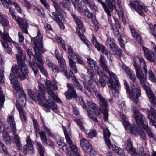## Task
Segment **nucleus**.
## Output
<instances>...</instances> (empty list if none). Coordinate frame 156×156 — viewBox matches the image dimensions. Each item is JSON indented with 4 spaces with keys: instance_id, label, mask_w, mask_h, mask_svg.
I'll return each mask as SVG.
<instances>
[{
    "instance_id": "nucleus-1",
    "label": "nucleus",
    "mask_w": 156,
    "mask_h": 156,
    "mask_svg": "<svg viewBox=\"0 0 156 156\" xmlns=\"http://www.w3.org/2000/svg\"><path fill=\"white\" fill-rule=\"evenodd\" d=\"M16 57L18 65H14L12 67V74L15 78L12 79L11 83L15 89L14 93L15 95L20 101V103L16 104V107L20 113L21 119L22 121L26 122V113L23 108V105H25L26 104V95L20 88L17 78H20L22 80H24L26 78V76L28 75V71L27 66L21 57L17 55H16Z\"/></svg>"
},
{
    "instance_id": "nucleus-2",
    "label": "nucleus",
    "mask_w": 156,
    "mask_h": 156,
    "mask_svg": "<svg viewBox=\"0 0 156 156\" xmlns=\"http://www.w3.org/2000/svg\"><path fill=\"white\" fill-rule=\"evenodd\" d=\"M39 91H34L33 92L30 89H28V93L30 97L33 100H37L39 104L45 105L47 108L52 110H55L57 108V106L53 100H48L46 102L45 98V89L44 85L40 83L39 85Z\"/></svg>"
},
{
    "instance_id": "nucleus-3",
    "label": "nucleus",
    "mask_w": 156,
    "mask_h": 156,
    "mask_svg": "<svg viewBox=\"0 0 156 156\" xmlns=\"http://www.w3.org/2000/svg\"><path fill=\"white\" fill-rule=\"evenodd\" d=\"M42 39V34L38 30L36 37L31 38V41H33L34 43L33 48L35 52L34 54L33 55L31 51L29 49H27V53L30 60L32 56L35 57L41 65L44 64V62L42 58V55L41 53H44L46 51L43 46Z\"/></svg>"
},
{
    "instance_id": "nucleus-4",
    "label": "nucleus",
    "mask_w": 156,
    "mask_h": 156,
    "mask_svg": "<svg viewBox=\"0 0 156 156\" xmlns=\"http://www.w3.org/2000/svg\"><path fill=\"white\" fill-rule=\"evenodd\" d=\"M124 85L127 92L128 93L129 98L131 100L133 101L136 104L139 101V97L141 95L140 88L138 87H135L134 84L131 86V90L126 80H124Z\"/></svg>"
},
{
    "instance_id": "nucleus-5",
    "label": "nucleus",
    "mask_w": 156,
    "mask_h": 156,
    "mask_svg": "<svg viewBox=\"0 0 156 156\" xmlns=\"http://www.w3.org/2000/svg\"><path fill=\"white\" fill-rule=\"evenodd\" d=\"M111 79H109L108 83L109 88L112 90L113 95L116 98L118 96V88L120 87V83L116 75L112 74L111 76Z\"/></svg>"
},
{
    "instance_id": "nucleus-6",
    "label": "nucleus",
    "mask_w": 156,
    "mask_h": 156,
    "mask_svg": "<svg viewBox=\"0 0 156 156\" xmlns=\"http://www.w3.org/2000/svg\"><path fill=\"white\" fill-rule=\"evenodd\" d=\"M146 79L140 80L139 81L140 83L145 90L150 102L154 107L156 108V97L150 87L147 85L146 82Z\"/></svg>"
},
{
    "instance_id": "nucleus-7",
    "label": "nucleus",
    "mask_w": 156,
    "mask_h": 156,
    "mask_svg": "<svg viewBox=\"0 0 156 156\" xmlns=\"http://www.w3.org/2000/svg\"><path fill=\"white\" fill-rule=\"evenodd\" d=\"M120 115L122 121V123L125 126V128L126 129L129 127V130L131 133L136 135L138 133L140 130H141V128L142 127L140 125L137 124L136 126H132L127 121L125 115L122 113H120Z\"/></svg>"
},
{
    "instance_id": "nucleus-8",
    "label": "nucleus",
    "mask_w": 156,
    "mask_h": 156,
    "mask_svg": "<svg viewBox=\"0 0 156 156\" xmlns=\"http://www.w3.org/2000/svg\"><path fill=\"white\" fill-rule=\"evenodd\" d=\"M10 130L13 132V134L14 135V139L12 140V142L16 144V146L19 149L21 150L22 145L18 136L16 134L17 131L16 126L13 116H10Z\"/></svg>"
},
{
    "instance_id": "nucleus-9",
    "label": "nucleus",
    "mask_w": 156,
    "mask_h": 156,
    "mask_svg": "<svg viewBox=\"0 0 156 156\" xmlns=\"http://www.w3.org/2000/svg\"><path fill=\"white\" fill-rule=\"evenodd\" d=\"M16 14L15 12H13L11 13L13 18L17 21L23 33L28 34L27 28L29 26L27 20L25 18L16 16Z\"/></svg>"
},
{
    "instance_id": "nucleus-10",
    "label": "nucleus",
    "mask_w": 156,
    "mask_h": 156,
    "mask_svg": "<svg viewBox=\"0 0 156 156\" xmlns=\"http://www.w3.org/2000/svg\"><path fill=\"white\" fill-rule=\"evenodd\" d=\"M115 0H106L105 7V11L107 14L108 16H111V12H112L114 9L115 7ZM117 5L119 8H121L122 6L121 4V2L120 0H116Z\"/></svg>"
},
{
    "instance_id": "nucleus-11",
    "label": "nucleus",
    "mask_w": 156,
    "mask_h": 156,
    "mask_svg": "<svg viewBox=\"0 0 156 156\" xmlns=\"http://www.w3.org/2000/svg\"><path fill=\"white\" fill-rule=\"evenodd\" d=\"M103 134L104 139L107 145L109 148L112 149L114 152L115 153L119 147L111 144V141L109 138L111 133L108 128H105L103 129Z\"/></svg>"
},
{
    "instance_id": "nucleus-12",
    "label": "nucleus",
    "mask_w": 156,
    "mask_h": 156,
    "mask_svg": "<svg viewBox=\"0 0 156 156\" xmlns=\"http://www.w3.org/2000/svg\"><path fill=\"white\" fill-rule=\"evenodd\" d=\"M133 116L137 124L140 125L142 128H146L147 126V122L144 119L143 115L138 111H134Z\"/></svg>"
},
{
    "instance_id": "nucleus-13",
    "label": "nucleus",
    "mask_w": 156,
    "mask_h": 156,
    "mask_svg": "<svg viewBox=\"0 0 156 156\" xmlns=\"http://www.w3.org/2000/svg\"><path fill=\"white\" fill-rule=\"evenodd\" d=\"M68 91L64 94L66 98L68 100H70L74 98L76 100L77 95L75 89L72 84H67Z\"/></svg>"
},
{
    "instance_id": "nucleus-14",
    "label": "nucleus",
    "mask_w": 156,
    "mask_h": 156,
    "mask_svg": "<svg viewBox=\"0 0 156 156\" xmlns=\"http://www.w3.org/2000/svg\"><path fill=\"white\" fill-rule=\"evenodd\" d=\"M129 5L131 8H132L139 14L142 16H143L142 9L146 12L148 11V9L147 6H142L137 2H134L129 4Z\"/></svg>"
},
{
    "instance_id": "nucleus-15",
    "label": "nucleus",
    "mask_w": 156,
    "mask_h": 156,
    "mask_svg": "<svg viewBox=\"0 0 156 156\" xmlns=\"http://www.w3.org/2000/svg\"><path fill=\"white\" fill-rule=\"evenodd\" d=\"M142 48L145 58L150 62H153L155 63L156 57L154 53L145 47L143 46Z\"/></svg>"
},
{
    "instance_id": "nucleus-16",
    "label": "nucleus",
    "mask_w": 156,
    "mask_h": 156,
    "mask_svg": "<svg viewBox=\"0 0 156 156\" xmlns=\"http://www.w3.org/2000/svg\"><path fill=\"white\" fill-rule=\"evenodd\" d=\"M0 36L4 41H1V43L4 47L5 50L8 53H10L9 47L8 42H10L9 36V35L6 33L3 32L0 30Z\"/></svg>"
},
{
    "instance_id": "nucleus-17",
    "label": "nucleus",
    "mask_w": 156,
    "mask_h": 156,
    "mask_svg": "<svg viewBox=\"0 0 156 156\" xmlns=\"http://www.w3.org/2000/svg\"><path fill=\"white\" fill-rule=\"evenodd\" d=\"M80 145L82 149H86V152L89 155H91L94 150L92 148V145L90 142L87 140L83 138L80 140Z\"/></svg>"
},
{
    "instance_id": "nucleus-18",
    "label": "nucleus",
    "mask_w": 156,
    "mask_h": 156,
    "mask_svg": "<svg viewBox=\"0 0 156 156\" xmlns=\"http://www.w3.org/2000/svg\"><path fill=\"white\" fill-rule=\"evenodd\" d=\"M133 66L136 70V76L137 78L140 80L144 79H147V72L143 73L141 68L136 64L135 61H133Z\"/></svg>"
},
{
    "instance_id": "nucleus-19",
    "label": "nucleus",
    "mask_w": 156,
    "mask_h": 156,
    "mask_svg": "<svg viewBox=\"0 0 156 156\" xmlns=\"http://www.w3.org/2000/svg\"><path fill=\"white\" fill-rule=\"evenodd\" d=\"M89 70L88 69V72H89V76H88V81L87 83L86 82H84L83 84L84 88L88 91L91 92L90 87H93L91 86L93 84V82L95 80V74L92 72H89Z\"/></svg>"
},
{
    "instance_id": "nucleus-20",
    "label": "nucleus",
    "mask_w": 156,
    "mask_h": 156,
    "mask_svg": "<svg viewBox=\"0 0 156 156\" xmlns=\"http://www.w3.org/2000/svg\"><path fill=\"white\" fill-rule=\"evenodd\" d=\"M124 145L126 150L129 152L132 156H140L138 154L134 153V149L130 137H129L127 140L125 142Z\"/></svg>"
},
{
    "instance_id": "nucleus-21",
    "label": "nucleus",
    "mask_w": 156,
    "mask_h": 156,
    "mask_svg": "<svg viewBox=\"0 0 156 156\" xmlns=\"http://www.w3.org/2000/svg\"><path fill=\"white\" fill-rule=\"evenodd\" d=\"M92 38L91 40L92 42L95 47L97 48L99 51H100L103 54H105L107 56L108 53L105 50V46L102 44L98 42L97 40L95 38L94 35H93Z\"/></svg>"
},
{
    "instance_id": "nucleus-22",
    "label": "nucleus",
    "mask_w": 156,
    "mask_h": 156,
    "mask_svg": "<svg viewBox=\"0 0 156 156\" xmlns=\"http://www.w3.org/2000/svg\"><path fill=\"white\" fill-rule=\"evenodd\" d=\"M97 96L100 101V105L99 107L100 110L107 109L108 105L106 99L104 98L99 92L97 94Z\"/></svg>"
},
{
    "instance_id": "nucleus-23",
    "label": "nucleus",
    "mask_w": 156,
    "mask_h": 156,
    "mask_svg": "<svg viewBox=\"0 0 156 156\" xmlns=\"http://www.w3.org/2000/svg\"><path fill=\"white\" fill-rule=\"evenodd\" d=\"M99 62L101 67L103 68L104 70L106 72L109 73L110 76L109 79H111L112 75L113 74L116 75L115 74L112 72H110L109 70V69L107 65L105 63V59L104 56L102 55H100V58L99 60Z\"/></svg>"
},
{
    "instance_id": "nucleus-24",
    "label": "nucleus",
    "mask_w": 156,
    "mask_h": 156,
    "mask_svg": "<svg viewBox=\"0 0 156 156\" xmlns=\"http://www.w3.org/2000/svg\"><path fill=\"white\" fill-rule=\"evenodd\" d=\"M87 62L93 72L99 74V68L95 61L91 58L87 59Z\"/></svg>"
},
{
    "instance_id": "nucleus-25",
    "label": "nucleus",
    "mask_w": 156,
    "mask_h": 156,
    "mask_svg": "<svg viewBox=\"0 0 156 156\" xmlns=\"http://www.w3.org/2000/svg\"><path fill=\"white\" fill-rule=\"evenodd\" d=\"M88 106L90 108L94 111L96 115H99L101 113V110L98 106L95 103L90 101H87Z\"/></svg>"
},
{
    "instance_id": "nucleus-26",
    "label": "nucleus",
    "mask_w": 156,
    "mask_h": 156,
    "mask_svg": "<svg viewBox=\"0 0 156 156\" xmlns=\"http://www.w3.org/2000/svg\"><path fill=\"white\" fill-rule=\"evenodd\" d=\"M71 16L78 26V27L76 28V29L78 28L82 32H85V30L83 25V23L79 17L77 16L76 15L73 14H72Z\"/></svg>"
},
{
    "instance_id": "nucleus-27",
    "label": "nucleus",
    "mask_w": 156,
    "mask_h": 156,
    "mask_svg": "<svg viewBox=\"0 0 156 156\" xmlns=\"http://www.w3.org/2000/svg\"><path fill=\"white\" fill-rule=\"evenodd\" d=\"M58 66L59 70L61 71L64 72L65 75L69 79L71 77L72 78L73 73L70 70L69 72L67 71L66 69V63H64V64H63V65L62 64L61 65H60Z\"/></svg>"
},
{
    "instance_id": "nucleus-28",
    "label": "nucleus",
    "mask_w": 156,
    "mask_h": 156,
    "mask_svg": "<svg viewBox=\"0 0 156 156\" xmlns=\"http://www.w3.org/2000/svg\"><path fill=\"white\" fill-rule=\"evenodd\" d=\"M129 27L131 34L134 37L135 39L138 42V43H140L142 39L138 33L136 31L133 26H129Z\"/></svg>"
},
{
    "instance_id": "nucleus-29",
    "label": "nucleus",
    "mask_w": 156,
    "mask_h": 156,
    "mask_svg": "<svg viewBox=\"0 0 156 156\" xmlns=\"http://www.w3.org/2000/svg\"><path fill=\"white\" fill-rule=\"evenodd\" d=\"M76 31L78 36L80 37L81 39L84 42L87 46H89L88 41L86 39V37L83 34V33L85 32H82L80 29H79L78 28L76 29Z\"/></svg>"
},
{
    "instance_id": "nucleus-30",
    "label": "nucleus",
    "mask_w": 156,
    "mask_h": 156,
    "mask_svg": "<svg viewBox=\"0 0 156 156\" xmlns=\"http://www.w3.org/2000/svg\"><path fill=\"white\" fill-rule=\"evenodd\" d=\"M0 22L2 25L7 26L9 24V21L7 20L6 16L0 12Z\"/></svg>"
},
{
    "instance_id": "nucleus-31",
    "label": "nucleus",
    "mask_w": 156,
    "mask_h": 156,
    "mask_svg": "<svg viewBox=\"0 0 156 156\" xmlns=\"http://www.w3.org/2000/svg\"><path fill=\"white\" fill-rule=\"evenodd\" d=\"M68 53L69 56V57L68 56L69 60L70 59L71 60L76 58L77 56L75 52L72 48L71 46H69L68 48Z\"/></svg>"
},
{
    "instance_id": "nucleus-32",
    "label": "nucleus",
    "mask_w": 156,
    "mask_h": 156,
    "mask_svg": "<svg viewBox=\"0 0 156 156\" xmlns=\"http://www.w3.org/2000/svg\"><path fill=\"white\" fill-rule=\"evenodd\" d=\"M45 84L47 90L52 89V87L54 90L58 89L57 87L55 84H52L51 82L48 80H46L45 82Z\"/></svg>"
},
{
    "instance_id": "nucleus-33",
    "label": "nucleus",
    "mask_w": 156,
    "mask_h": 156,
    "mask_svg": "<svg viewBox=\"0 0 156 156\" xmlns=\"http://www.w3.org/2000/svg\"><path fill=\"white\" fill-rule=\"evenodd\" d=\"M38 132L42 143L45 146H47L48 145V143L47 141L48 139L44 133L43 131L41 132L39 131Z\"/></svg>"
},
{
    "instance_id": "nucleus-34",
    "label": "nucleus",
    "mask_w": 156,
    "mask_h": 156,
    "mask_svg": "<svg viewBox=\"0 0 156 156\" xmlns=\"http://www.w3.org/2000/svg\"><path fill=\"white\" fill-rule=\"evenodd\" d=\"M71 80L73 85L77 89L80 90L81 91H82L83 87L80 83L77 80V79L75 76H73Z\"/></svg>"
},
{
    "instance_id": "nucleus-35",
    "label": "nucleus",
    "mask_w": 156,
    "mask_h": 156,
    "mask_svg": "<svg viewBox=\"0 0 156 156\" xmlns=\"http://www.w3.org/2000/svg\"><path fill=\"white\" fill-rule=\"evenodd\" d=\"M69 147L73 154L75 156H80V151L78 148L74 144H73L69 146Z\"/></svg>"
},
{
    "instance_id": "nucleus-36",
    "label": "nucleus",
    "mask_w": 156,
    "mask_h": 156,
    "mask_svg": "<svg viewBox=\"0 0 156 156\" xmlns=\"http://www.w3.org/2000/svg\"><path fill=\"white\" fill-rule=\"evenodd\" d=\"M63 130L66 142L70 146L73 144V142L70 138L68 132L65 129H63Z\"/></svg>"
},
{
    "instance_id": "nucleus-37",
    "label": "nucleus",
    "mask_w": 156,
    "mask_h": 156,
    "mask_svg": "<svg viewBox=\"0 0 156 156\" xmlns=\"http://www.w3.org/2000/svg\"><path fill=\"white\" fill-rule=\"evenodd\" d=\"M55 54L56 57L58 61V66L61 65L62 64L63 65L64 63H66L65 61L63 58L59 56V52L56 50L55 51Z\"/></svg>"
},
{
    "instance_id": "nucleus-38",
    "label": "nucleus",
    "mask_w": 156,
    "mask_h": 156,
    "mask_svg": "<svg viewBox=\"0 0 156 156\" xmlns=\"http://www.w3.org/2000/svg\"><path fill=\"white\" fill-rule=\"evenodd\" d=\"M144 129H145L146 131L150 138H152L154 141L156 142V137L154 133L152 132L150 128L148 127V125L146 128H143Z\"/></svg>"
},
{
    "instance_id": "nucleus-39",
    "label": "nucleus",
    "mask_w": 156,
    "mask_h": 156,
    "mask_svg": "<svg viewBox=\"0 0 156 156\" xmlns=\"http://www.w3.org/2000/svg\"><path fill=\"white\" fill-rule=\"evenodd\" d=\"M37 145L38 147V150L39 154L41 156H45L44 154V153L45 152V148L44 147L42 144L38 142H36Z\"/></svg>"
},
{
    "instance_id": "nucleus-40",
    "label": "nucleus",
    "mask_w": 156,
    "mask_h": 156,
    "mask_svg": "<svg viewBox=\"0 0 156 156\" xmlns=\"http://www.w3.org/2000/svg\"><path fill=\"white\" fill-rule=\"evenodd\" d=\"M26 141L27 142V145H28L29 147V149L30 152L32 154H33L35 152V151L34 149V147L32 144V142L30 138H27L26 139Z\"/></svg>"
},
{
    "instance_id": "nucleus-41",
    "label": "nucleus",
    "mask_w": 156,
    "mask_h": 156,
    "mask_svg": "<svg viewBox=\"0 0 156 156\" xmlns=\"http://www.w3.org/2000/svg\"><path fill=\"white\" fill-rule=\"evenodd\" d=\"M110 41L107 43V44L109 47L110 50L114 52L118 48L116 44L110 40Z\"/></svg>"
},
{
    "instance_id": "nucleus-42",
    "label": "nucleus",
    "mask_w": 156,
    "mask_h": 156,
    "mask_svg": "<svg viewBox=\"0 0 156 156\" xmlns=\"http://www.w3.org/2000/svg\"><path fill=\"white\" fill-rule=\"evenodd\" d=\"M32 121L33 122V124L34 128L35 129V132L36 133V135L37 136L38 133L40 130V126L38 122L35 119H33Z\"/></svg>"
},
{
    "instance_id": "nucleus-43",
    "label": "nucleus",
    "mask_w": 156,
    "mask_h": 156,
    "mask_svg": "<svg viewBox=\"0 0 156 156\" xmlns=\"http://www.w3.org/2000/svg\"><path fill=\"white\" fill-rule=\"evenodd\" d=\"M62 7L69 11L70 9V2L69 0H63L61 3Z\"/></svg>"
},
{
    "instance_id": "nucleus-44",
    "label": "nucleus",
    "mask_w": 156,
    "mask_h": 156,
    "mask_svg": "<svg viewBox=\"0 0 156 156\" xmlns=\"http://www.w3.org/2000/svg\"><path fill=\"white\" fill-rule=\"evenodd\" d=\"M69 63L71 69L75 73H77V69L76 67V63L73 60L70 59V60H69Z\"/></svg>"
},
{
    "instance_id": "nucleus-45",
    "label": "nucleus",
    "mask_w": 156,
    "mask_h": 156,
    "mask_svg": "<svg viewBox=\"0 0 156 156\" xmlns=\"http://www.w3.org/2000/svg\"><path fill=\"white\" fill-rule=\"evenodd\" d=\"M139 61L140 66L142 67L145 73L146 72H147V68L146 66V63L145 60L143 58H139Z\"/></svg>"
},
{
    "instance_id": "nucleus-46",
    "label": "nucleus",
    "mask_w": 156,
    "mask_h": 156,
    "mask_svg": "<svg viewBox=\"0 0 156 156\" xmlns=\"http://www.w3.org/2000/svg\"><path fill=\"white\" fill-rule=\"evenodd\" d=\"M148 118L150 119V123L152 126H154L156 128V122L154 120V119H153V116L152 115L151 113H150V109L148 110Z\"/></svg>"
},
{
    "instance_id": "nucleus-47",
    "label": "nucleus",
    "mask_w": 156,
    "mask_h": 156,
    "mask_svg": "<svg viewBox=\"0 0 156 156\" xmlns=\"http://www.w3.org/2000/svg\"><path fill=\"white\" fill-rule=\"evenodd\" d=\"M73 5L79 12H82V11H83V9H82V4L80 2H79L78 0Z\"/></svg>"
},
{
    "instance_id": "nucleus-48",
    "label": "nucleus",
    "mask_w": 156,
    "mask_h": 156,
    "mask_svg": "<svg viewBox=\"0 0 156 156\" xmlns=\"http://www.w3.org/2000/svg\"><path fill=\"white\" fill-rule=\"evenodd\" d=\"M2 90L0 86V107H1L4 102L5 96L2 94Z\"/></svg>"
},
{
    "instance_id": "nucleus-49",
    "label": "nucleus",
    "mask_w": 156,
    "mask_h": 156,
    "mask_svg": "<svg viewBox=\"0 0 156 156\" xmlns=\"http://www.w3.org/2000/svg\"><path fill=\"white\" fill-rule=\"evenodd\" d=\"M16 48L18 50V52L20 54V55H19L20 56L21 58H22V57H23V59H25L26 58V55L23 52V51L22 50V48H21L20 47L19 45H17L16 46Z\"/></svg>"
},
{
    "instance_id": "nucleus-50",
    "label": "nucleus",
    "mask_w": 156,
    "mask_h": 156,
    "mask_svg": "<svg viewBox=\"0 0 156 156\" xmlns=\"http://www.w3.org/2000/svg\"><path fill=\"white\" fill-rule=\"evenodd\" d=\"M137 152H136L134 150V153L138 154L140 156H149L148 155L144 153V149L142 147H140L139 150H137Z\"/></svg>"
},
{
    "instance_id": "nucleus-51",
    "label": "nucleus",
    "mask_w": 156,
    "mask_h": 156,
    "mask_svg": "<svg viewBox=\"0 0 156 156\" xmlns=\"http://www.w3.org/2000/svg\"><path fill=\"white\" fill-rule=\"evenodd\" d=\"M87 113L89 116L90 118L94 121L96 122H98V120L96 116H94L92 113V111L90 110H87Z\"/></svg>"
},
{
    "instance_id": "nucleus-52",
    "label": "nucleus",
    "mask_w": 156,
    "mask_h": 156,
    "mask_svg": "<svg viewBox=\"0 0 156 156\" xmlns=\"http://www.w3.org/2000/svg\"><path fill=\"white\" fill-rule=\"evenodd\" d=\"M43 128L45 133L47 135L51 137H54L53 134L50 132V130L45 125H44Z\"/></svg>"
},
{
    "instance_id": "nucleus-53",
    "label": "nucleus",
    "mask_w": 156,
    "mask_h": 156,
    "mask_svg": "<svg viewBox=\"0 0 156 156\" xmlns=\"http://www.w3.org/2000/svg\"><path fill=\"white\" fill-rule=\"evenodd\" d=\"M101 113L104 114V118L105 121H108V109L102 110H101Z\"/></svg>"
},
{
    "instance_id": "nucleus-54",
    "label": "nucleus",
    "mask_w": 156,
    "mask_h": 156,
    "mask_svg": "<svg viewBox=\"0 0 156 156\" xmlns=\"http://www.w3.org/2000/svg\"><path fill=\"white\" fill-rule=\"evenodd\" d=\"M47 92L49 96L48 97L49 100H50L49 97H50L53 100L56 97V95L55 93L53 92L52 89L47 90Z\"/></svg>"
},
{
    "instance_id": "nucleus-55",
    "label": "nucleus",
    "mask_w": 156,
    "mask_h": 156,
    "mask_svg": "<svg viewBox=\"0 0 156 156\" xmlns=\"http://www.w3.org/2000/svg\"><path fill=\"white\" fill-rule=\"evenodd\" d=\"M112 23V24H113V23H114V27L119 28H120V25L119 24L118 20L117 19L114 18L113 20L111 21V26Z\"/></svg>"
},
{
    "instance_id": "nucleus-56",
    "label": "nucleus",
    "mask_w": 156,
    "mask_h": 156,
    "mask_svg": "<svg viewBox=\"0 0 156 156\" xmlns=\"http://www.w3.org/2000/svg\"><path fill=\"white\" fill-rule=\"evenodd\" d=\"M149 79L151 81L153 82L156 83V78H155L152 71L151 70H149Z\"/></svg>"
},
{
    "instance_id": "nucleus-57",
    "label": "nucleus",
    "mask_w": 156,
    "mask_h": 156,
    "mask_svg": "<svg viewBox=\"0 0 156 156\" xmlns=\"http://www.w3.org/2000/svg\"><path fill=\"white\" fill-rule=\"evenodd\" d=\"M4 72L3 69L2 68L0 69V83H2L4 82V76L3 72Z\"/></svg>"
},
{
    "instance_id": "nucleus-58",
    "label": "nucleus",
    "mask_w": 156,
    "mask_h": 156,
    "mask_svg": "<svg viewBox=\"0 0 156 156\" xmlns=\"http://www.w3.org/2000/svg\"><path fill=\"white\" fill-rule=\"evenodd\" d=\"M38 67L41 73L46 76H48V73L47 72L42 65L39 66Z\"/></svg>"
},
{
    "instance_id": "nucleus-59",
    "label": "nucleus",
    "mask_w": 156,
    "mask_h": 156,
    "mask_svg": "<svg viewBox=\"0 0 156 156\" xmlns=\"http://www.w3.org/2000/svg\"><path fill=\"white\" fill-rule=\"evenodd\" d=\"M138 134H139L140 136L143 139L145 140L146 138V136L145 133L143 131V129L141 128V130H140Z\"/></svg>"
},
{
    "instance_id": "nucleus-60",
    "label": "nucleus",
    "mask_w": 156,
    "mask_h": 156,
    "mask_svg": "<svg viewBox=\"0 0 156 156\" xmlns=\"http://www.w3.org/2000/svg\"><path fill=\"white\" fill-rule=\"evenodd\" d=\"M114 23H113V24H112V27L113 29V32L115 35H116L117 36H119V32L118 29V28H116V27H114Z\"/></svg>"
},
{
    "instance_id": "nucleus-61",
    "label": "nucleus",
    "mask_w": 156,
    "mask_h": 156,
    "mask_svg": "<svg viewBox=\"0 0 156 156\" xmlns=\"http://www.w3.org/2000/svg\"><path fill=\"white\" fill-rule=\"evenodd\" d=\"M4 7L6 8H9L10 0H0Z\"/></svg>"
},
{
    "instance_id": "nucleus-62",
    "label": "nucleus",
    "mask_w": 156,
    "mask_h": 156,
    "mask_svg": "<svg viewBox=\"0 0 156 156\" xmlns=\"http://www.w3.org/2000/svg\"><path fill=\"white\" fill-rule=\"evenodd\" d=\"M82 12H83L85 16L89 18H91L93 16L92 14L87 9H83V11Z\"/></svg>"
},
{
    "instance_id": "nucleus-63",
    "label": "nucleus",
    "mask_w": 156,
    "mask_h": 156,
    "mask_svg": "<svg viewBox=\"0 0 156 156\" xmlns=\"http://www.w3.org/2000/svg\"><path fill=\"white\" fill-rule=\"evenodd\" d=\"M97 134V133L96 131V130H94L89 132L88 134V135L89 138H92L95 136Z\"/></svg>"
},
{
    "instance_id": "nucleus-64",
    "label": "nucleus",
    "mask_w": 156,
    "mask_h": 156,
    "mask_svg": "<svg viewBox=\"0 0 156 156\" xmlns=\"http://www.w3.org/2000/svg\"><path fill=\"white\" fill-rule=\"evenodd\" d=\"M115 153L119 155H120L121 156H125V154L123 150L119 147V148H118L117 152H116Z\"/></svg>"
}]
</instances>
